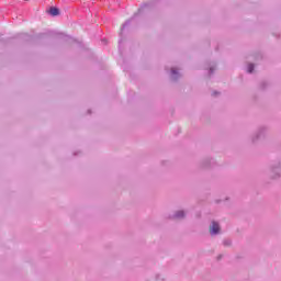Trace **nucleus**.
Instances as JSON below:
<instances>
[{"label": "nucleus", "instance_id": "obj_4", "mask_svg": "<svg viewBox=\"0 0 281 281\" xmlns=\"http://www.w3.org/2000/svg\"><path fill=\"white\" fill-rule=\"evenodd\" d=\"M49 14H50L52 16H58V14H59L58 8L52 7V8L49 9Z\"/></svg>", "mask_w": 281, "mask_h": 281}, {"label": "nucleus", "instance_id": "obj_1", "mask_svg": "<svg viewBox=\"0 0 281 281\" xmlns=\"http://www.w3.org/2000/svg\"><path fill=\"white\" fill-rule=\"evenodd\" d=\"M221 232V226L216 222H212L211 224V235L216 236Z\"/></svg>", "mask_w": 281, "mask_h": 281}, {"label": "nucleus", "instance_id": "obj_6", "mask_svg": "<svg viewBox=\"0 0 281 281\" xmlns=\"http://www.w3.org/2000/svg\"><path fill=\"white\" fill-rule=\"evenodd\" d=\"M213 71H214V68L211 67V68H210V74H212Z\"/></svg>", "mask_w": 281, "mask_h": 281}, {"label": "nucleus", "instance_id": "obj_3", "mask_svg": "<svg viewBox=\"0 0 281 281\" xmlns=\"http://www.w3.org/2000/svg\"><path fill=\"white\" fill-rule=\"evenodd\" d=\"M186 216V212L184 211H177L172 218H183Z\"/></svg>", "mask_w": 281, "mask_h": 281}, {"label": "nucleus", "instance_id": "obj_2", "mask_svg": "<svg viewBox=\"0 0 281 281\" xmlns=\"http://www.w3.org/2000/svg\"><path fill=\"white\" fill-rule=\"evenodd\" d=\"M179 78V70L177 68H171V79L177 80Z\"/></svg>", "mask_w": 281, "mask_h": 281}, {"label": "nucleus", "instance_id": "obj_5", "mask_svg": "<svg viewBox=\"0 0 281 281\" xmlns=\"http://www.w3.org/2000/svg\"><path fill=\"white\" fill-rule=\"evenodd\" d=\"M247 71L248 74H254V64H248Z\"/></svg>", "mask_w": 281, "mask_h": 281}]
</instances>
